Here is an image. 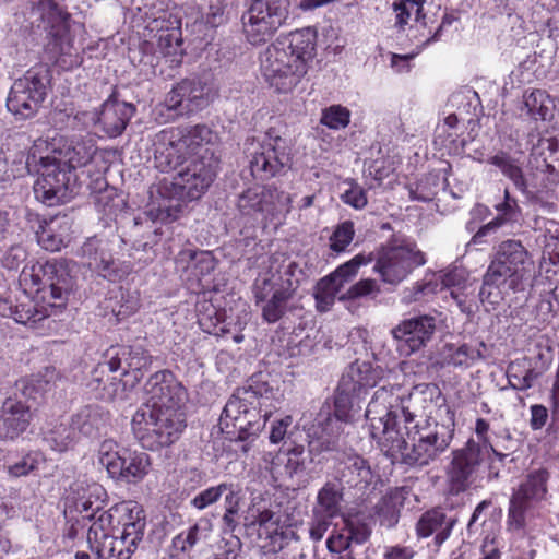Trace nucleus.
Instances as JSON below:
<instances>
[{
  "instance_id": "obj_1",
  "label": "nucleus",
  "mask_w": 559,
  "mask_h": 559,
  "mask_svg": "<svg viewBox=\"0 0 559 559\" xmlns=\"http://www.w3.org/2000/svg\"><path fill=\"white\" fill-rule=\"evenodd\" d=\"M440 394L433 383L415 385L407 394L401 385L374 391L366 409L370 436L392 462L423 467L450 447L454 423L443 424L427 414L432 397Z\"/></svg>"
},
{
  "instance_id": "obj_2",
  "label": "nucleus",
  "mask_w": 559,
  "mask_h": 559,
  "mask_svg": "<svg viewBox=\"0 0 559 559\" xmlns=\"http://www.w3.org/2000/svg\"><path fill=\"white\" fill-rule=\"evenodd\" d=\"M271 374H252L228 399L219 417V428L230 441H248L264 428L266 418L275 408L281 394L272 383Z\"/></svg>"
},
{
  "instance_id": "obj_3",
  "label": "nucleus",
  "mask_w": 559,
  "mask_h": 559,
  "mask_svg": "<svg viewBox=\"0 0 559 559\" xmlns=\"http://www.w3.org/2000/svg\"><path fill=\"white\" fill-rule=\"evenodd\" d=\"M22 276L24 281L29 276L32 284L37 286L36 300L25 292L14 300L10 297L0 298V316L13 318L15 322L26 325L62 311L69 295L68 278L55 262L37 263L29 272L24 267Z\"/></svg>"
},
{
  "instance_id": "obj_4",
  "label": "nucleus",
  "mask_w": 559,
  "mask_h": 559,
  "mask_svg": "<svg viewBox=\"0 0 559 559\" xmlns=\"http://www.w3.org/2000/svg\"><path fill=\"white\" fill-rule=\"evenodd\" d=\"M306 273L299 262L285 252L276 251L269 257V265L259 272L252 284L255 306L263 321L273 324L294 311V297Z\"/></svg>"
},
{
  "instance_id": "obj_5",
  "label": "nucleus",
  "mask_w": 559,
  "mask_h": 559,
  "mask_svg": "<svg viewBox=\"0 0 559 559\" xmlns=\"http://www.w3.org/2000/svg\"><path fill=\"white\" fill-rule=\"evenodd\" d=\"M317 32L306 27L278 37L261 55V72L280 93L293 91L316 55Z\"/></svg>"
},
{
  "instance_id": "obj_6",
  "label": "nucleus",
  "mask_w": 559,
  "mask_h": 559,
  "mask_svg": "<svg viewBox=\"0 0 559 559\" xmlns=\"http://www.w3.org/2000/svg\"><path fill=\"white\" fill-rule=\"evenodd\" d=\"M535 275V263L525 247H503L483 277L479 298L481 302L498 304L510 293L531 287Z\"/></svg>"
},
{
  "instance_id": "obj_7",
  "label": "nucleus",
  "mask_w": 559,
  "mask_h": 559,
  "mask_svg": "<svg viewBox=\"0 0 559 559\" xmlns=\"http://www.w3.org/2000/svg\"><path fill=\"white\" fill-rule=\"evenodd\" d=\"M183 412L175 408H141L131 420L134 438L143 449L158 451L177 442L185 430Z\"/></svg>"
},
{
  "instance_id": "obj_8",
  "label": "nucleus",
  "mask_w": 559,
  "mask_h": 559,
  "mask_svg": "<svg viewBox=\"0 0 559 559\" xmlns=\"http://www.w3.org/2000/svg\"><path fill=\"white\" fill-rule=\"evenodd\" d=\"M163 150H156L157 158H164L165 164L176 170L187 159L201 158L204 151H211L207 145L212 140L211 130L203 124L174 128L163 132Z\"/></svg>"
},
{
  "instance_id": "obj_9",
  "label": "nucleus",
  "mask_w": 559,
  "mask_h": 559,
  "mask_svg": "<svg viewBox=\"0 0 559 559\" xmlns=\"http://www.w3.org/2000/svg\"><path fill=\"white\" fill-rule=\"evenodd\" d=\"M98 462L112 479L128 484L143 480L152 466L151 456L146 452L119 447L111 440L100 444Z\"/></svg>"
},
{
  "instance_id": "obj_10",
  "label": "nucleus",
  "mask_w": 559,
  "mask_h": 559,
  "mask_svg": "<svg viewBox=\"0 0 559 559\" xmlns=\"http://www.w3.org/2000/svg\"><path fill=\"white\" fill-rule=\"evenodd\" d=\"M290 12V0H252L242 16L243 32L249 43H266L283 26Z\"/></svg>"
},
{
  "instance_id": "obj_11",
  "label": "nucleus",
  "mask_w": 559,
  "mask_h": 559,
  "mask_svg": "<svg viewBox=\"0 0 559 559\" xmlns=\"http://www.w3.org/2000/svg\"><path fill=\"white\" fill-rule=\"evenodd\" d=\"M292 198L274 186L254 187L243 191L237 207L242 216L280 224L290 211Z\"/></svg>"
},
{
  "instance_id": "obj_12",
  "label": "nucleus",
  "mask_w": 559,
  "mask_h": 559,
  "mask_svg": "<svg viewBox=\"0 0 559 559\" xmlns=\"http://www.w3.org/2000/svg\"><path fill=\"white\" fill-rule=\"evenodd\" d=\"M488 456L473 438L462 448L453 450L445 468L449 492L456 496L469 489L480 478Z\"/></svg>"
},
{
  "instance_id": "obj_13",
  "label": "nucleus",
  "mask_w": 559,
  "mask_h": 559,
  "mask_svg": "<svg viewBox=\"0 0 559 559\" xmlns=\"http://www.w3.org/2000/svg\"><path fill=\"white\" fill-rule=\"evenodd\" d=\"M38 11L44 28L51 37L48 49L52 53V58L56 59V62L64 66L67 63L64 57H69V66H78L80 60L73 47V37L69 28L70 15L53 0H39Z\"/></svg>"
},
{
  "instance_id": "obj_14",
  "label": "nucleus",
  "mask_w": 559,
  "mask_h": 559,
  "mask_svg": "<svg viewBox=\"0 0 559 559\" xmlns=\"http://www.w3.org/2000/svg\"><path fill=\"white\" fill-rule=\"evenodd\" d=\"M550 473L545 467L530 471L518 489L513 490L508 508V524L521 530L526 524V512L546 499Z\"/></svg>"
},
{
  "instance_id": "obj_15",
  "label": "nucleus",
  "mask_w": 559,
  "mask_h": 559,
  "mask_svg": "<svg viewBox=\"0 0 559 559\" xmlns=\"http://www.w3.org/2000/svg\"><path fill=\"white\" fill-rule=\"evenodd\" d=\"M248 151L250 170L257 179H270L290 166L288 143L278 135L266 133L262 142L251 143Z\"/></svg>"
},
{
  "instance_id": "obj_16",
  "label": "nucleus",
  "mask_w": 559,
  "mask_h": 559,
  "mask_svg": "<svg viewBox=\"0 0 559 559\" xmlns=\"http://www.w3.org/2000/svg\"><path fill=\"white\" fill-rule=\"evenodd\" d=\"M39 164V176L34 183L36 199L48 206L67 202L72 192L73 174L50 154L41 156Z\"/></svg>"
},
{
  "instance_id": "obj_17",
  "label": "nucleus",
  "mask_w": 559,
  "mask_h": 559,
  "mask_svg": "<svg viewBox=\"0 0 559 559\" xmlns=\"http://www.w3.org/2000/svg\"><path fill=\"white\" fill-rule=\"evenodd\" d=\"M217 168V159L212 151H204L201 158L187 159L177 165L173 185L182 197L190 200L199 199L213 182Z\"/></svg>"
},
{
  "instance_id": "obj_18",
  "label": "nucleus",
  "mask_w": 559,
  "mask_h": 559,
  "mask_svg": "<svg viewBox=\"0 0 559 559\" xmlns=\"http://www.w3.org/2000/svg\"><path fill=\"white\" fill-rule=\"evenodd\" d=\"M47 94V78L34 71H27L23 78L14 81L8 99V109L22 118L33 116Z\"/></svg>"
},
{
  "instance_id": "obj_19",
  "label": "nucleus",
  "mask_w": 559,
  "mask_h": 559,
  "mask_svg": "<svg viewBox=\"0 0 559 559\" xmlns=\"http://www.w3.org/2000/svg\"><path fill=\"white\" fill-rule=\"evenodd\" d=\"M371 535V528L365 522L345 519L340 530H334L326 539V548L337 559H364L366 543Z\"/></svg>"
},
{
  "instance_id": "obj_20",
  "label": "nucleus",
  "mask_w": 559,
  "mask_h": 559,
  "mask_svg": "<svg viewBox=\"0 0 559 559\" xmlns=\"http://www.w3.org/2000/svg\"><path fill=\"white\" fill-rule=\"evenodd\" d=\"M221 499H224V513L222 516L224 528L233 533L239 524L238 514L241 502L240 490L233 483L224 481L201 490L190 500V506L199 511H203L217 503Z\"/></svg>"
},
{
  "instance_id": "obj_21",
  "label": "nucleus",
  "mask_w": 559,
  "mask_h": 559,
  "mask_svg": "<svg viewBox=\"0 0 559 559\" xmlns=\"http://www.w3.org/2000/svg\"><path fill=\"white\" fill-rule=\"evenodd\" d=\"M436 329V318L421 314L401 321L391 333L400 355L407 357L426 347L432 340Z\"/></svg>"
},
{
  "instance_id": "obj_22",
  "label": "nucleus",
  "mask_w": 559,
  "mask_h": 559,
  "mask_svg": "<svg viewBox=\"0 0 559 559\" xmlns=\"http://www.w3.org/2000/svg\"><path fill=\"white\" fill-rule=\"evenodd\" d=\"M378 269L383 280L394 284L401 282L412 270L426 263L425 254L416 247H382Z\"/></svg>"
},
{
  "instance_id": "obj_23",
  "label": "nucleus",
  "mask_w": 559,
  "mask_h": 559,
  "mask_svg": "<svg viewBox=\"0 0 559 559\" xmlns=\"http://www.w3.org/2000/svg\"><path fill=\"white\" fill-rule=\"evenodd\" d=\"M144 390L151 403L150 408L180 409L186 397V389L168 369L153 373L147 379Z\"/></svg>"
},
{
  "instance_id": "obj_24",
  "label": "nucleus",
  "mask_w": 559,
  "mask_h": 559,
  "mask_svg": "<svg viewBox=\"0 0 559 559\" xmlns=\"http://www.w3.org/2000/svg\"><path fill=\"white\" fill-rule=\"evenodd\" d=\"M206 84L198 79H183L166 95L165 106L177 115H188L205 107L209 103Z\"/></svg>"
},
{
  "instance_id": "obj_25",
  "label": "nucleus",
  "mask_w": 559,
  "mask_h": 559,
  "mask_svg": "<svg viewBox=\"0 0 559 559\" xmlns=\"http://www.w3.org/2000/svg\"><path fill=\"white\" fill-rule=\"evenodd\" d=\"M343 424L332 414L330 405H323L308 429L309 445L316 451L332 450L343 431Z\"/></svg>"
},
{
  "instance_id": "obj_26",
  "label": "nucleus",
  "mask_w": 559,
  "mask_h": 559,
  "mask_svg": "<svg viewBox=\"0 0 559 559\" xmlns=\"http://www.w3.org/2000/svg\"><path fill=\"white\" fill-rule=\"evenodd\" d=\"M377 475L372 472L367 460L359 455H352L338 463L335 479L344 488L356 489L360 497L367 495L370 486L376 483Z\"/></svg>"
},
{
  "instance_id": "obj_27",
  "label": "nucleus",
  "mask_w": 559,
  "mask_h": 559,
  "mask_svg": "<svg viewBox=\"0 0 559 559\" xmlns=\"http://www.w3.org/2000/svg\"><path fill=\"white\" fill-rule=\"evenodd\" d=\"M457 523L455 515L448 514L441 507L425 511L416 523L418 538L433 536V545L439 548L451 536Z\"/></svg>"
},
{
  "instance_id": "obj_28",
  "label": "nucleus",
  "mask_w": 559,
  "mask_h": 559,
  "mask_svg": "<svg viewBox=\"0 0 559 559\" xmlns=\"http://www.w3.org/2000/svg\"><path fill=\"white\" fill-rule=\"evenodd\" d=\"M112 352L107 350L104 359L92 370L88 388L96 393L98 399L115 401L121 395L117 384V372L119 371V359L111 356Z\"/></svg>"
},
{
  "instance_id": "obj_29",
  "label": "nucleus",
  "mask_w": 559,
  "mask_h": 559,
  "mask_svg": "<svg viewBox=\"0 0 559 559\" xmlns=\"http://www.w3.org/2000/svg\"><path fill=\"white\" fill-rule=\"evenodd\" d=\"M96 150L95 140L91 135H79L67 141L62 147L52 150L50 155L73 174L76 168L92 162Z\"/></svg>"
},
{
  "instance_id": "obj_30",
  "label": "nucleus",
  "mask_w": 559,
  "mask_h": 559,
  "mask_svg": "<svg viewBox=\"0 0 559 559\" xmlns=\"http://www.w3.org/2000/svg\"><path fill=\"white\" fill-rule=\"evenodd\" d=\"M382 377V369L371 362L355 360L343 372L340 380V390L355 392L356 395L366 393L374 386Z\"/></svg>"
},
{
  "instance_id": "obj_31",
  "label": "nucleus",
  "mask_w": 559,
  "mask_h": 559,
  "mask_svg": "<svg viewBox=\"0 0 559 559\" xmlns=\"http://www.w3.org/2000/svg\"><path fill=\"white\" fill-rule=\"evenodd\" d=\"M29 406L7 399L0 408V440H13L23 433L31 423Z\"/></svg>"
},
{
  "instance_id": "obj_32",
  "label": "nucleus",
  "mask_w": 559,
  "mask_h": 559,
  "mask_svg": "<svg viewBox=\"0 0 559 559\" xmlns=\"http://www.w3.org/2000/svg\"><path fill=\"white\" fill-rule=\"evenodd\" d=\"M134 111L132 104L109 98L102 105L97 121L108 136L116 138L123 132Z\"/></svg>"
},
{
  "instance_id": "obj_33",
  "label": "nucleus",
  "mask_w": 559,
  "mask_h": 559,
  "mask_svg": "<svg viewBox=\"0 0 559 559\" xmlns=\"http://www.w3.org/2000/svg\"><path fill=\"white\" fill-rule=\"evenodd\" d=\"M109 419V412L97 404L85 405L71 416L76 433L93 439L105 432Z\"/></svg>"
},
{
  "instance_id": "obj_34",
  "label": "nucleus",
  "mask_w": 559,
  "mask_h": 559,
  "mask_svg": "<svg viewBox=\"0 0 559 559\" xmlns=\"http://www.w3.org/2000/svg\"><path fill=\"white\" fill-rule=\"evenodd\" d=\"M106 491L98 484L81 486L72 498V507L83 520H94L106 504Z\"/></svg>"
},
{
  "instance_id": "obj_35",
  "label": "nucleus",
  "mask_w": 559,
  "mask_h": 559,
  "mask_svg": "<svg viewBox=\"0 0 559 559\" xmlns=\"http://www.w3.org/2000/svg\"><path fill=\"white\" fill-rule=\"evenodd\" d=\"M480 348H486L484 342H479L478 347L468 343H445L441 350L442 365L467 369L476 361L485 359Z\"/></svg>"
},
{
  "instance_id": "obj_36",
  "label": "nucleus",
  "mask_w": 559,
  "mask_h": 559,
  "mask_svg": "<svg viewBox=\"0 0 559 559\" xmlns=\"http://www.w3.org/2000/svg\"><path fill=\"white\" fill-rule=\"evenodd\" d=\"M280 518L270 509L258 510V514L248 524V527H259V536L266 534V539L270 542L263 545V548H269V551L276 554L284 547V532L280 531Z\"/></svg>"
},
{
  "instance_id": "obj_37",
  "label": "nucleus",
  "mask_w": 559,
  "mask_h": 559,
  "mask_svg": "<svg viewBox=\"0 0 559 559\" xmlns=\"http://www.w3.org/2000/svg\"><path fill=\"white\" fill-rule=\"evenodd\" d=\"M344 487L336 479L328 480L318 491L313 514L337 518L342 514Z\"/></svg>"
},
{
  "instance_id": "obj_38",
  "label": "nucleus",
  "mask_w": 559,
  "mask_h": 559,
  "mask_svg": "<svg viewBox=\"0 0 559 559\" xmlns=\"http://www.w3.org/2000/svg\"><path fill=\"white\" fill-rule=\"evenodd\" d=\"M108 350L112 352L111 356H115V359H119V369L123 366L144 374L151 370L154 361L153 356L142 346H117Z\"/></svg>"
},
{
  "instance_id": "obj_39",
  "label": "nucleus",
  "mask_w": 559,
  "mask_h": 559,
  "mask_svg": "<svg viewBox=\"0 0 559 559\" xmlns=\"http://www.w3.org/2000/svg\"><path fill=\"white\" fill-rule=\"evenodd\" d=\"M381 293L376 280L365 278L350 285L344 293L340 294L338 301L343 302L347 310L354 311L364 299H376Z\"/></svg>"
},
{
  "instance_id": "obj_40",
  "label": "nucleus",
  "mask_w": 559,
  "mask_h": 559,
  "mask_svg": "<svg viewBox=\"0 0 559 559\" xmlns=\"http://www.w3.org/2000/svg\"><path fill=\"white\" fill-rule=\"evenodd\" d=\"M488 163L498 167L501 173L514 183L516 189L522 192L527 190V181L524 177L521 165L507 152L499 151L488 159Z\"/></svg>"
},
{
  "instance_id": "obj_41",
  "label": "nucleus",
  "mask_w": 559,
  "mask_h": 559,
  "mask_svg": "<svg viewBox=\"0 0 559 559\" xmlns=\"http://www.w3.org/2000/svg\"><path fill=\"white\" fill-rule=\"evenodd\" d=\"M78 433L72 421L68 425L60 423L45 432L44 441L56 452H66L76 443Z\"/></svg>"
},
{
  "instance_id": "obj_42",
  "label": "nucleus",
  "mask_w": 559,
  "mask_h": 559,
  "mask_svg": "<svg viewBox=\"0 0 559 559\" xmlns=\"http://www.w3.org/2000/svg\"><path fill=\"white\" fill-rule=\"evenodd\" d=\"M343 288L331 277L326 275L318 281L314 286L313 297L319 312H326L333 307L335 299H338Z\"/></svg>"
},
{
  "instance_id": "obj_43",
  "label": "nucleus",
  "mask_w": 559,
  "mask_h": 559,
  "mask_svg": "<svg viewBox=\"0 0 559 559\" xmlns=\"http://www.w3.org/2000/svg\"><path fill=\"white\" fill-rule=\"evenodd\" d=\"M402 504V496L397 490L382 497L376 506V513L380 525L386 528L394 527L399 523Z\"/></svg>"
},
{
  "instance_id": "obj_44",
  "label": "nucleus",
  "mask_w": 559,
  "mask_h": 559,
  "mask_svg": "<svg viewBox=\"0 0 559 559\" xmlns=\"http://www.w3.org/2000/svg\"><path fill=\"white\" fill-rule=\"evenodd\" d=\"M516 200L512 202H502L496 205V210L499 212V216L481 226L472 238L473 245L483 242V237L495 234L507 221L514 218L518 211Z\"/></svg>"
},
{
  "instance_id": "obj_45",
  "label": "nucleus",
  "mask_w": 559,
  "mask_h": 559,
  "mask_svg": "<svg viewBox=\"0 0 559 559\" xmlns=\"http://www.w3.org/2000/svg\"><path fill=\"white\" fill-rule=\"evenodd\" d=\"M179 260L187 261V269L194 270L197 275H207L216 266V259L212 251L183 249L179 252Z\"/></svg>"
},
{
  "instance_id": "obj_46",
  "label": "nucleus",
  "mask_w": 559,
  "mask_h": 559,
  "mask_svg": "<svg viewBox=\"0 0 559 559\" xmlns=\"http://www.w3.org/2000/svg\"><path fill=\"white\" fill-rule=\"evenodd\" d=\"M549 95L542 90H534L524 97V107L534 119L546 120L550 114Z\"/></svg>"
},
{
  "instance_id": "obj_47",
  "label": "nucleus",
  "mask_w": 559,
  "mask_h": 559,
  "mask_svg": "<svg viewBox=\"0 0 559 559\" xmlns=\"http://www.w3.org/2000/svg\"><path fill=\"white\" fill-rule=\"evenodd\" d=\"M438 292H441L440 283L437 278V274H433L430 277H425L424 280L416 282L406 290L404 298L408 302L424 301Z\"/></svg>"
},
{
  "instance_id": "obj_48",
  "label": "nucleus",
  "mask_w": 559,
  "mask_h": 559,
  "mask_svg": "<svg viewBox=\"0 0 559 559\" xmlns=\"http://www.w3.org/2000/svg\"><path fill=\"white\" fill-rule=\"evenodd\" d=\"M97 269L104 278L116 282L129 275L132 267L129 263L115 260L110 254L102 253Z\"/></svg>"
},
{
  "instance_id": "obj_49",
  "label": "nucleus",
  "mask_w": 559,
  "mask_h": 559,
  "mask_svg": "<svg viewBox=\"0 0 559 559\" xmlns=\"http://www.w3.org/2000/svg\"><path fill=\"white\" fill-rule=\"evenodd\" d=\"M115 520H117V514L114 511V506L105 511L104 509L95 516L87 531V543H96L98 538L104 535H108V530L114 527Z\"/></svg>"
},
{
  "instance_id": "obj_50",
  "label": "nucleus",
  "mask_w": 559,
  "mask_h": 559,
  "mask_svg": "<svg viewBox=\"0 0 559 559\" xmlns=\"http://www.w3.org/2000/svg\"><path fill=\"white\" fill-rule=\"evenodd\" d=\"M369 261V258L358 254L348 262H345L344 264L340 265L334 272H332L329 275L333 277V280L338 284V286L344 288L346 284H348L356 277L358 269L361 265L368 264Z\"/></svg>"
},
{
  "instance_id": "obj_51",
  "label": "nucleus",
  "mask_w": 559,
  "mask_h": 559,
  "mask_svg": "<svg viewBox=\"0 0 559 559\" xmlns=\"http://www.w3.org/2000/svg\"><path fill=\"white\" fill-rule=\"evenodd\" d=\"M369 261V258L358 254L348 262H345L344 264L340 265L334 272H332L329 275L333 277V280L338 284V286L344 288L346 284H348L356 277L358 269L361 265L368 264Z\"/></svg>"
},
{
  "instance_id": "obj_52",
  "label": "nucleus",
  "mask_w": 559,
  "mask_h": 559,
  "mask_svg": "<svg viewBox=\"0 0 559 559\" xmlns=\"http://www.w3.org/2000/svg\"><path fill=\"white\" fill-rule=\"evenodd\" d=\"M423 10L419 0H395L393 11L395 12V25L403 28L411 19L418 20Z\"/></svg>"
},
{
  "instance_id": "obj_53",
  "label": "nucleus",
  "mask_w": 559,
  "mask_h": 559,
  "mask_svg": "<svg viewBox=\"0 0 559 559\" xmlns=\"http://www.w3.org/2000/svg\"><path fill=\"white\" fill-rule=\"evenodd\" d=\"M284 454L287 457L284 468L288 477L292 478L306 469L308 455L304 445L289 447L284 451Z\"/></svg>"
},
{
  "instance_id": "obj_54",
  "label": "nucleus",
  "mask_w": 559,
  "mask_h": 559,
  "mask_svg": "<svg viewBox=\"0 0 559 559\" xmlns=\"http://www.w3.org/2000/svg\"><path fill=\"white\" fill-rule=\"evenodd\" d=\"M114 511L117 514V524L123 526L128 522H135L136 518L146 521L145 511L141 504L134 501H122L114 506Z\"/></svg>"
},
{
  "instance_id": "obj_55",
  "label": "nucleus",
  "mask_w": 559,
  "mask_h": 559,
  "mask_svg": "<svg viewBox=\"0 0 559 559\" xmlns=\"http://www.w3.org/2000/svg\"><path fill=\"white\" fill-rule=\"evenodd\" d=\"M350 112L346 107L334 105L323 110L321 122L330 129L340 130L348 126Z\"/></svg>"
},
{
  "instance_id": "obj_56",
  "label": "nucleus",
  "mask_w": 559,
  "mask_h": 559,
  "mask_svg": "<svg viewBox=\"0 0 559 559\" xmlns=\"http://www.w3.org/2000/svg\"><path fill=\"white\" fill-rule=\"evenodd\" d=\"M344 191L341 193V200L356 209L361 210L367 205V197L365 190L354 180L348 179L343 182Z\"/></svg>"
},
{
  "instance_id": "obj_57",
  "label": "nucleus",
  "mask_w": 559,
  "mask_h": 559,
  "mask_svg": "<svg viewBox=\"0 0 559 559\" xmlns=\"http://www.w3.org/2000/svg\"><path fill=\"white\" fill-rule=\"evenodd\" d=\"M359 397L360 396L356 395L355 392H344L343 390H340L338 384L334 400V411H332V414L344 423H347L350 417L349 411L353 407L355 400H358Z\"/></svg>"
},
{
  "instance_id": "obj_58",
  "label": "nucleus",
  "mask_w": 559,
  "mask_h": 559,
  "mask_svg": "<svg viewBox=\"0 0 559 559\" xmlns=\"http://www.w3.org/2000/svg\"><path fill=\"white\" fill-rule=\"evenodd\" d=\"M437 278L440 283V290L443 289H455L461 290L465 288L467 281V274L463 269H453L448 272H439Z\"/></svg>"
},
{
  "instance_id": "obj_59",
  "label": "nucleus",
  "mask_w": 559,
  "mask_h": 559,
  "mask_svg": "<svg viewBox=\"0 0 559 559\" xmlns=\"http://www.w3.org/2000/svg\"><path fill=\"white\" fill-rule=\"evenodd\" d=\"M120 369L122 372L120 378L117 377V384H119L121 395H117V400L127 401L129 399V393L140 383L144 374L130 370L123 366Z\"/></svg>"
},
{
  "instance_id": "obj_60",
  "label": "nucleus",
  "mask_w": 559,
  "mask_h": 559,
  "mask_svg": "<svg viewBox=\"0 0 559 559\" xmlns=\"http://www.w3.org/2000/svg\"><path fill=\"white\" fill-rule=\"evenodd\" d=\"M200 526L194 524L187 532H181L173 539L175 549L181 552H189L199 542Z\"/></svg>"
},
{
  "instance_id": "obj_61",
  "label": "nucleus",
  "mask_w": 559,
  "mask_h": 559,
  "mask_svg": "<svg viewBox=\"0 0 559 559\" xmlns=\"http://www.w3.org/2000/svg\"><path fill=\"white\" fill-rule=\"evenodd\" d=\"M27 259L25 247H5L1 253V264L8 270H17L20 265Z\"/></svg>"
},
{
  "instance_id": "obj_62",
  "label": "nucleus",
  "mask_w": 559,
  "mask_h": 559,
  "mask_svg": "<svg viewBox=\"0 0 559 559\" xmlns=\"http://www.w3.org/2000/svg\"><path fill=\"white\" fill-rule=\"evenodd\" d=\"M50 381L44 379L40 374H33L32 377L22 381V392L28 399H36L37 395L47 391Z\"/></svg>"
},
{
  "instance_id": "obj_63",
  "label": "nucleus",
  "mask_w": 559,
  "mask_h": 559,
  "mask_svg": "<svg viewBox=\"0 0 559 559\" xmlns=\"http://www.w3.org/2000/svg\"><path fill=\"white\" fill-rule=\"evenodd\" d=\"M222 314L217 317V323L213 325V330H207L210 334L216 335V336H227L228 334H231V337L235 343H241L243 341V335L240 333V325L239 324H231L230 322H226L224 319H221Z\"/></svg>"
},
{
  "instance_id": "obj_64",
  "label": "nucleus",
  "mask_w": 559,
  "mask_h": 559,
  "mask_svg": "<svg viewBox=\"0 0 559 559\" xmlns=\"http://www.w3.org/2000/svg\"><path fill=\"white\" fill-rule=\"evenodd\" d=\"M38 461L36 456L28 453L22 456L17 462L8 467L9 474L14 477H21L28 475L36 468Z\"/></svg>"
}]
</instances>
